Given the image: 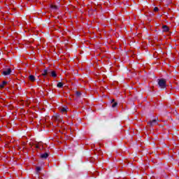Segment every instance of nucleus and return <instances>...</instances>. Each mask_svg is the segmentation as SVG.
<instances>
[{"label":"nucleus","instance_id":"obj_1","mask_svg":"<svg viewBox=\"0 0 179 179\" xmlns=\"http://www.w3.org/2000/svg\"><path fill=\"white\" fill-rule=\"evenodd\" d=\"M158 86L160 89H166V87H167L166 80L163 78L158 79Z\"/></svg>","mask_w":179,"mask_h":179},{"label":"nucleus","instance_id":"obj_2","mask_svg":"<svg viewBox=\"0 0 179 179\" xmlns=\"http://www.w3.org/2000/svg\"><path fill=\"white\" fill-rule=\"evenodd\" d=\"M148 125H150V127H155V125H157V120H156V119L152 120L148 123Z\"/></svg>","mask_w":179,"mask_h":179},{"label":"nucleus","instance_id":"obj_3","mask_svg":"<svg viewBox=\"0 0 179 179\" xmlns=\"http://www.w3.org/2000/svg\"><path fill=\"white\" fill-rule=\"evenodd\" d=\"M11 72H12V70L10 69H7L6 70H4L3 71V75H4L5 76L8 75H10Z\"/></svg>","mask_w":179,"mask_h":179},{"label":"nucleus","instance_id":"obj_4","mask_svg":"<svg viewBox=\"0 0 179 179\" xmlns=\"http://www.w3.org/2000/svg\"><path fill=\"white\" fill-rule=\"evenodd\" d=\"M49 155L47 152H45L43 154H41V159H47Z\"/></svg>","mask_w":179,"mask_h":179},{"label":"nucleus","instance_id":"obj_5","mask_svg":"<svg viewBox=\"0 0 179 179\" xmlns=\"http://www.w3.org/2000/svg\"><path fill=\"white\" fill-rule=\"evenodd\" d=\"M29 79L31 82H34V80H36V77H34L33 75H31L29 76Z\"/></svg>","mask_w":179,"mask_h":179},{"label":"nucleus","instance_id":"obj_6","mask_svg":"<svg viewBox=\"0 0 179 179\" xmlns=\"http://www.w3.org/2000/svg\"><path fill=\"white\" fill-rule=\"evenodd\" d=\"M67 110H68V108L66 107L60 108L61 113H66Z\"/></svg>","mask_w":179,"mask_h":179},{"label":"nucleus","instance_id":"obj_7","mask_svg":"<svg viewBox=\"0 0 179 179\" xmlns=\"http://www.w3.org/2000/svg\"><path fill=\"white\" fill-rule=\"evenodd\" d=\"M8 83L6 81H3V83L1 84H0V87L1 89H3V87H5V85L7 84Z\"/></svg>","mask_w":179,"mask_h":179},{"label":"nucleus","instance_id":"obj_8","mask_svg":"<svg viewBox=\"0 0 179 179\" xmlns=\"http://www.w3.org/2000/svg\"><path fill=\"white\" fill-rule=\"evenodd\" d=\"M162 29H163V31H169V27H167L166 25L162 26Z\"/></svg>","mask_w":179,"mask_h":179},{"label":"nucleus","instance_id":"obj_9","mask_svg":"<svg viewBox=\"0 0 179 179\" xmlns=\"http://www.w3.org/2000/svg\"><path fill=\"white\" fill-rule=\"evenodd\" d=\"M48 74V71L47 69L43 70V72L42 73L43 76H47Z\"/></svg>","mask_w":179,"mask_h":179},{"label":"nucleus","instance_id":"obj_10","mask_svg":"<svg viewBox=\"0 0 179 179\" xmlns=\"http://www.w3.org/2000/svg\"><path fill=\"white\" fill-rule=\"evenodd\" d=\"M51 77L52 78H57V73H55V71H52L51 72Z\"/></svg>","mask_w":179,"mask_h":179},{"label":"nucleus","instance_id":"obj_11","mask_svg":"<svg viewBox=\"0 0 179 179\" xmlns=\"http://www.w3.org/2000/svg\"><path fill=\"white\" fill-rule=\"evenodd\" d=\"M40 171H41V167L37 166V167H36V172H37V173H40Z\"/></svg>","mask_w":179,"mask_h":179},{"label":"nucleus","instance_id":"obj_12","mask_svg":"<svg viewBox=\"0 0 179 179\" xmlns=\"http://www.w3.org/2000/svg\"><path fill=\"white\" fill-rule=\"evenodd\" d=\"M64 86V84L62 83H58L57 87H62Z\"/></svg>","mask_w":179,"mask_h":179},{"label":"nucleus","instance_id":"obj_13","mask_svg":"<svg viewBox=\"0 0 179 179\" xmlns=\"http://www.w3.org/2000/svg\"><path fill=\"white\" fill-rule=\"evenodd\" d=\"M117 104H118V103H117V102H115V103L112 105L113 108L117 107Z\"/></svg>","mask_w":179,"mask_h":179},{"label":"nucleus","instance_id":"obj_14","mask_svg":"<svg viewBox=\"0 0 179 179\" xmlns=\"http://www.w3.org/2000/svg\"><path fill=\"white\" fill-rule=\"evenodd\" d=\"M154 12H159V8L157 7L154 8Z\"/></svg>","mask_w":179,"mask_h":179},{"label":"nucleus","instance_id":"obj_15","mask_svg":"<svg viewBox=\"0 0 179 179\" xmlns=\"http://www.w3.org/2000/svg\"><path fill=\"white\" fill-rule=\"evenodd\" d=\"M76 96H77L78 97H79V96H80V92H77L76 93Z\"/></svg>","mask_w":179,"mask_h":179},{"label":"nucleus","instance_id":"obj_16","mask_svg":"<svg viewBox=\"0 0 179 179\" xmlns=\"http://www.w3.org/2000/svg\"><path fill=\"white\" fill-rule=\"evenodd\" d=\"M51 8H52V9H57V6H52Z\"/></svg>","mask_w":179,"mask_h":179},{"label":"nucleus","instance_id":"obj_17","mask_svg":"<svg viewBox=\"0 0 179 179\" xmlns=\"http://www.w3.org/2000/svg\"><path fill=\"white\" fill-rule=\"evenodd\" d=\"M114 101H115V100H114V99H113V100H112V103H114Z\"/></svg>","mask_w":179,"mask_h":179},{"label":"nucleus","instance_id":"obj_18","mask_svg":"<svg viewBox=\"0 0 179 179\" xmlns=\"http://www.w3.org/2000/svg\"><path fill=\"white\" fill-rule=\"evenodd\" d=\"M28 1H30V0H28Z\"/></svg>","mask_w":179,"mask_h":179}]
</instances>
